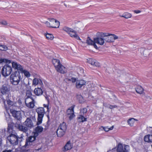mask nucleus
<instances>
[{
    "label": "nucleus",
    "mask_w": 152,
    "mask_h": 152,
    "mask_svg": "<svg viewBox=\"0 0 152 152\" xmlns=\"http://www.w3.org/2000/svg\"><path fill=\"white\" fill-rule=\"evenodd\" d=\"M28 146H25V145L22 147L20 148L19 152H26L29 151V149L28 148Z\"/></svg>",
    "instance_id": "nucleus-29"
},
{
    "label": "nucleus",
    "mask_w": 152,
    "mask_h": 152,
    "mask_svg": "<svg viewBox=\"0 0 152 152\" xmlns=\"http://www.w3.org/2000/svg\"><path fill=\"white\" fill-rule=\"evenodd\" d=\"M4 59H2L1 60H0V63H2L3 62H4Z\"/></svg>",
    "instance_id": "nucleus-57"
},
{
    "label": "nucleus",
    "mask_w": 152,
    "mask_h": 152,
    "mask_svg": "<svg viewBox=\"0 0 152 152\" xmlns=\"http://www.w3.org/2000/svg\"><path fill=\"white\" fill-rule=\"evenodd\" d=\"M63 29L65 31L68 33V34L71 32L72 31V29L66 27H64Z\"/></svg>",
    "instance_id": "nucleus-38"
},
{
    "label": "nucleus",
    "mask_w": 152,
    "mask_h": 152,
    "mask_svg": "<svg viewBox=\"0 0 152 152\" xmlns=\"http://www.w3.org/2000/svg\"><path fill=\"white\" fill-rule=\"evenodd\" d=\"M79 97L80 99V100H79V102L80 103H82L83 101V97L81 95H79Z\"/></svg>",
    "instance_id": "nucleus-44"
},
{
    "label": "nucleus",
    "mask_w": 152,
    "mask_h": 152,
    "mask_svg": "<svg viewBox=\"0 0 152 152\" xmlns=\"http://www.w3.org/2000/svg\"><path fill=\"white\" fill-rule=\"evenodd\" d=\"M6 62H7V63H11V61L10 60H6Z\"/></svg>",
    "instance_id": "nucleus-55"
},
{
    "label": "nucleus",
    "mask_w": 152,
    "mask_h": 152,
    "mask_svg": "<svg viewBox=\"0 0 152 152\" xmlns=\"http://www.w3.org/2000/svg\"><path fill=\"white\" fill-rule=\"evenodd\" d=\"M67 79V80H68V81H71V79H68H68Z\"/></svg>",
    "instance_id": "nucleus-61"
},
{
    "label": "nucleus",
    "mask_w": 152,
    "mask_h": 152,
    "mask_svg": "<svg viewBox=\"0 0 152 152\" xmlns=\"http://www.w3.org/2000/svg\"><path fill=\"white\" fill-rule=\"evenodd\" d=\"M28 85H29V80H28Z\"/></svg>",
    "instance_id": "nucleus-64"
},
{
    "label": "nucleus",
    "mask_w": 152,
    "mask_h": 152,
    "mask_svg": "<svg viewBox=\"0 0 152 152\" xmlns=\"http://www.w3.org/2000/svg\"><path fill=\"white\" fill-rule=\"evenodd\" d=\"M6 100L7 103L10 107L15 105V102L11 101L10 99H8L7 97V98Z\"/></svg>",
    "instance_id": "nucleus-30"
},
{
    "label": "nucleus",
    "mask_w": 152,
    "mask_h": 152,
    "mask_svg": "<svg viewBox=\"0 0 152 152\" xmlns=\"http://www.w3.org/2000/svg\"><path fill=\"white\" fill-rule=\"evenodd\" d=\"M24 123L28 127L31 128L33 126V124L30 118H27Z\"/></svg>",
    "instance_id": "nucleus-16"
},
{
    "label": "nucleus",
    "mask_w": 152,
    "mask_h": 152,
    "mask_svg": "<svg viewBox=\"0 0 152 152\" xmlns=\"http://www.w3.org/2000/svg\"><path fill=\"white\" fill-rule=\"evenodd\" d=\"M100 33H99L98 37L94 38V40L96 43L99 44L101 45H103L104 43V37H100Z\"/></svg>",
    "instance_id": "nucleus-10"
},
{
    "label": "nucleus",
    "mask_w": 152,
    "mask_h": 152,
    "mask_svg": "<svg viewBox=\"0 0 152 152\" xmlns=\"http://www.w3.org/2000/svg\"><path fill=\"white\" fill-rule=\"evenodd\" d=\"M43 130V128L42 126H37L35 129V132H34V135L36 136H37L39 133L41 132Z\"/></svg>",
    "instance_id": "nucleus-17"
},
{
    "label": "nucleus",
    "mask_w": 152,
    "mask_h": 152,
    "mask_svg": "<svg viewBox=\"0 0 152 152\" xmlns=\"http://www.w3.org/2000/svg\"><path fill=\"white\" fill-rule=\"evenodd\" d=\"M85 115L80 114L77 117V119L80 122H83L87 121V118H85Z\"/></svg>",
    "instance_id": "nucleus-23"
},
{
    "label": "nucleus",
    "mask_w": 152,
    "mask_h": 152,
    "mask_svg": "<svg viewBox=\"0 0 152 152\" xmlns=\"http://www.w3.org/2000/svg\"><path fill=\"white\" fill-rule=\"evenodd\" d=\"M34 93L37 96H40L43 93V91L41 88H35L34 90Z\"/></svg>",
    "instance_id": "nucleus-22"
},
{
    "label": "nucleus",
    "mask_w": 152,
    "mask_h": 152,
    "mask_svg": "<svg viewBox=\"0 0 152 152\" xmlns=\"http://www.w3.org/2000/svg\"><path fill=\"white\" fill-rule=\"evenodd\" d=\"M134 121L135 119L134 118H131L128 120L127 122L130 126H132L134 122Z\"/></svg>",
    "instance_id": "nucleus-33"
},
{
    "label": "nucleus",
    "mask_w": 152,
    "mask_h": 152,
    "mask_svg": "<svg viewBox=\"0 0 152 152\" xmlns=\"http://www.w3.org/2000/svg\"><path fill=\"white\" fill-rule=\"evenodd\" d=\"M36 111L38 115L37 124L39 125L42 123L43 118L45 113V111L44 107H39L36 109Z\"/></svg>",
    "instance_id": "nucleus-6"
},
{
    "label": "nucleus",
    "mask_w": 152,
    "mask_h": 152,
    "mask_svg": "<svg viewBox=\"0 0 152 152\" xmlns=\"http://www.w3.org/2000/svg\"><path fill=\"white\" fill-rule=\"evenodd\" d=\"M150 133L152 134V130H151Z\"/></svg>",
    "instance_id": "nucleus-63"
},
{
    "label": "nucleus",
    "mask_w": 152,
    "mask_h": 152,
    "mask_svg": "<svg viewBox=\"0 0 152 152\" xmlns=\"http://www.w3.org/2000/svg\"><path fill=\"white\" fill-rule=\"evenodd\" d=\"M1 23L2 25H6L7 24V23L5 21H3Z\"/></svg>",
    "instance_id": "nucleus-47"
},
{
    "label": "nucleus",
    "mask_w": 152,
    "mask_h": 152,
    "mask_svg": "<svg viewBox=\"0 0 152 152\" xmlns=\"http://www.w3.org/2000/svg\"><path fill=\"white\" fill-rule=\"evenodd\" d=\"M28 101V102H31V101H32V100L31 99H30Z\"/></svg>",
    "instance_id": "nucleus-58"
},
{
    "label": "nucleus",
    "mask_w": 152,
    "mask_h": 152,
    "mask_svg": "<svg viewBox=\"0 0 152 152\" xmlns=\"http://www.w3.org/2000/svg\"><path fill=\"white\" fill-rule=\"evenodd\" d=\"M37 136H36L34 135L33 136H30L29 137H27L26 139V141L25 143V146H29L32 145L34 142L36 140V138Z\"/></svg>",
    "instance_id": "nucleus-11"
},
{
    "label": "nucleus",
    "mask_w": 152,
    "mask_h": 152,
    "mask_svg": "<svg viewBox=\"0 0 152 152\" xmlns=\"http://www.w3.org/2000/svg\"><path fill=\"white\" fill-rule=\"evenodd\" d=\"M56 69L57 72L61 74L65 73L66 72V68L61 64L57 66Z\"/></svg>",
    "instance_id": "nucleus-12"
},
{
    "label": "nucleus",
    "mask_w": 152,
    "mask_h": 152,
    "mask_svg": "<svg viewBox=\"0 0 152 152\" xmlns=\"http://www.w3.org/2000/svg\"><path fill=\"white\" fill-rule=\"evenodd\" d=\"M73 113L72 114H71L69 115H67L69 119L70 120H72V118L75 117V115L74 114V113H73V112H72Z\"/></svg>",
    "instance_id": "nucleus-41"
},
{
    "label": "nucleus",
    "mask_w": 152,
    "mask_h": 152,
    "mask_svg": "<svg viewBox=\"0 0 152 152\" xmlns=\"http://www.w3.org/2000/svg\"><path fill=\"white\" fill-rule=\"evenodd\" d=\"M75 107V105H72L71 107L69 108L67 111V115H69L71 114H72L73 113H74V108Z\"/></svg>",
    "instance_id": "nucleus-25"
},
{
    "label": "nucleus",
    "mask_w": 152,
    "mask_h": 152,
    "mask_svg": "<svg viewBox=\"0 0 152 152\" xmlns=\"http://www.w3.org/2000/svg\"><path fill=\"white\" fill-rule=\"evenodd\" d=\"M0 50H7V47L5 45H0Z\"/></svg>",
    "instance_id": "nucleus-40"
},
{
    "label": "nucleus",
    "mask_w": 152,
    "mask_h": 152,
    "mask_svg": "<svg viewBox=\"0 0 152 152\" xmlns=\"http://www.w3.org/2000/svg\"><path fill=\"white\" fill-rule=\"evenodd\" d=\"M21 79V76L18 72H15L10 76V83L13 85H18Z\"/></svg>",
    "instance_id": "nucleus-4"
},
{
    "label": "nucleus",
    "mask_w": 152,
    "mask_h": 152,
    "mask_svg": "<svg viewBox=\"0 0 152 152\" xmlns=\"http://www.w3.org/2000/svg\"><path fill=\"white\" fill-rule=\"evenodd\" d=\"M103 129L105 132H107L109 130V128L107 126L103 128Z\"/></svg>",
    "instance_id": "nucleus-43"
},
{
    "label": "nucleus",
    "mask_w": 152,
    "mask_h": 152,
    "mask_svg": "<svg viewBox=\"0 0 152 152\" xmlns=\"http://www.w3.org/2000/svg\"><path fill=\"white\" fill-rule=\"evenodd\" d=\"M57 25L56 23H54V26H56Z\"/></svg>",
    "instance_id": "nucleus-62"
},
{
    "label": "nucleus",
    "mask_w": 152,
    "mask_h": 152,
    "mask_svg": "<svg viewBox=\"0 0 152 152\" xmlns=\"http://www.w3.org/2000/svg\"><path fill=\"white\" fill-rule=\"evenodd\" d=\"M86 43L89 45H93L94 47L96 49H97L98 48L95 43L94 40H92L90 38V37H88L86 40Z\"/></svg>",
    "instance_id": "nucleus-15"
},
{
    "label": "nucleus",
    "mask_w": 152,
    "mask_h": 152,
    "mask_svg": "<svg viewBox=\"0 0 152 152\" xmlns=\"http://www.w3.org/2000/svg\"><path fill=\"white\" fill-rule=\"evenodd\" d=\"M32 91L31 88L26 91V98L25 102L26 106L29 108H32L34 106V99L32 96Z\"/></svg>",
    "instance_id": "nucleus-3"
},
{
    "label": "nucleus",
    "mask_w": 152,
    "mask_h": 152,
    "mask_svg": "<svg viewBox=\"0 0 152 152\" xmlns=\"http://www.w3.org/2000/svg\"><path fill=\"white\" fill-rule=\"evenodd\" d=\"M45 23L48 27L52 28H56V26L50 24V23L48 21L46 22Z\"/></svg>",
    "instance_id": "nucleus-39"
},
{
    "label": "nucleus",
    "mask_w": 152,
    "mask_h": 152,
    "mask_svg": "<svg viewBox=\"0 0 152 152\" xmlns=\"http://www.w3.org/2000/svg\"><path fill=\"white\" fill-rule=\"evenodd\" d=\"M136 91L137 93L141 94L143 91V89L141 86H139L136 88Z\"/></svg>",
    "instance_id": "nucleus-32"
},
{
    "label": "nucleus",
    "mask_w": 152,
    "mask_h": 152,
    "mask_svg": "<svg viewBox=\"0 0 152 152\" xmlns=\"http://www.w3.org/2000/svg\"><path fill=\"white\" fill-rule=\"evenodd\" d=\"M117 107V106L116 105H110V106L109 108H110L111 109H112L114 108H116Z\"/></svg>",
    "instance_id": "nucleus-45"
},
{
    "label": "nucleus",
    "mask_w": 152,
    "mask_h": 152,
    "mask_svg": "<svg viewBox=\"0 0 152 152\" xmlns=\"http://www.w3.org/2000/svg\"><path fill=\"white\" fill-rule=\"evenodd\" d=\"M87 109L86 108H83L82 109L80 110V114L83 115H85V114L87 113Z\"/></svg>",
    "instance_id": "nucleus-36"
},
{
    "label": "nucleus",
    "mask_w": 152,
    "mask_h": 152,
    "mask_svg": "<svg viewBox=\"0 0 152 152\" xmlns=\"http://www.w3.org/2000/svg\"><path fill=\"white\" fill-rule=\"evenodd\" d=\"M144 140L145 142H152V134H148L145 136Z\"/></svg>",
    "instance_id": "nucleus-21"
},
{
    "label": "nucleus",
    "mask_w": 152,
    "mask_h": 152,
    "mask_svg": "<svg viewBox=\"0 0 152 152\" xmlns=\"http://www.w3.org/2000/svg\"><path fill=\"white\" fill-rule=\"evenodd\" d=\"M113 126H111L109 128V130H111L113 129Z\"/></svg>",
    "instance_id": "nucleus-56"
},
{
    "label": "nucleus",
    "mask_w": 152,
    "mask_h": 152,
    "mask_svg": "<svg viewBox=\"0 0 152 152\" xmlns=\"http://www.w3.org/2000/svg\"><path fill=\"white\" fill-rule=\"evenodd\" d=\"M47 117L48 118V120H50V117H49V115H47Z\"/></svg>",
    "instance_id": "nucleus-59"
},
{
    "label": "nucleus",
    "mask_w": 152,
    "mask_h": 152,
    "mask_svg": "<svg viewBox=\"0 0 152 152\" xmlns=\"http://www.w3.org/2000/svg\"><path fill=\"white\" fill-rule=\"evenodd\" d=\"M7 132L9 133V135L7 137V140L10 144L15 145L18 144L19 142H20L22 140V137H19L15 131L13 130L12 126L9 124L7 128Z\"/></svg>",
    "instance_id": "nucleus-1"
},
{
    "label": "nucleus",
    "mask_w": 152,
    "mask_h": 152,
    "mask_svg": "<svg viewBox=\"0 0 152 152\" xmlns=\"http://www.w3.org/2000/svg\"><path fill=\"white\" fill-rule=\"evenodd\" d=\"M129 147V146L128 145H125L124 147V149L125 150H124L122 152H127V151L126 149L127 148H128Z\"/></svg>",
    "instance_id": "nucleus-49"
},
{
    "label": "nucleus",
    "mask_w": 152,
    "mask_h": 152,
    "mask_svg": "<svg viewBox=\"0 0 152 152\" xmlns=\"http://www.w3.org/2000/svg\"><path fill=\"white\" fill-rule=\"evenodd\" d=\"M12 150H4L2 152H12Z\"/></svg>",
    "instance_id": "nucleus-48"
},
{
    "label": "nucleus",
    "mask_w": 152,
    "mask_h": 152,
    "mask_svg": "<svg viewBox=\"0 0 152 152\" xmlns=\"http://www.w3.org/2000/svg\"><path fill=\"white\" fill-rule=\"evenodd\" d=\"M2 104H4V107L5 108V109L6 110H7L8 109V108L7 107V105L6 104L5 100L3 98H1V99L0 100Z\"/></svg>",
    "instance_id": "nucleus-35"
},
{
    "label": "nucleus",
    "mask_w": 152,
    "mask_h": 152,
    "mask_svg": "<svg viewBox=\"0 0 152 152\" xmlns=\"http://www.w3.org/2000/svg\"><path fill=\"white\" fill-rule=\"evenodd\" d=\"M2 133L4 134H5V132L6 131V129H2Z\"/></svg>",
    "instance_id": "nucleus-51"
},
{
    "label": "nucleus",
    "mask_w": 152,
    "mask_h": 152,
    "mask_svg": "<svg viewBox=\"0 0 152 152\" xmlns=\"http://www.w3.org/2000/svg\"><path fill=\"white\" fill-rule=\"evenodd\" d=\"M66 129V124L63 122L60 124L56 130V134L58 137H61L64 134Z\"/></svg>",
    "instance_id": "nucleus-7"
},
{
    "label": "nucleus",
    "mask_w": 152,
    "mask_h": 152,
    "mask_svg": "<svg viewBox=\"0 0 152 152\" xmlns=\"http://www.w3.org/2000/svg\"><path fill=\"white\" fill-rule=\"evenodd\" d=\"M123 72H124L123 71H122V70H119L118 71V72L119 73H122Z\"/></svg>",
    "instance_id": "nucleus-54"
},
{
    "label": "nucleus",
    "mask_w": 152,
    "mask_h": 152,
    "mask_svg": "<svg viewBox=\"0 0 152 152\" xmlns=\"http://www.w3.org/2000/svg\"><path fill=\"white\" fill-rule=\"evenodd\" d=\"M12 66L14 69L17 70L15 72H18L20 73L21 72L23 71V68L22 66L16 62H12Z\"/></svg>",
    "instance_id": "nucleus-9"
},
{
    "label": "nucleus",
    "mask_w": 152,
    "mask_h": 152,
    "mask_svg": "<svg viewBox=\"0 0 152 152\" xmlns=\"http://www.w3.org/2000/svg\"><path fill=\"white\" fill-rule=\"evenodd\" d=\"M100 37H104L105 41L108 42H113L118 38V37L114 34L105 33H101Z\"/></svg>",
    "instance_id": "nucleus-5"
},
{
    "label": "nucleus",
    "mask_w": 152,
    "mask_h": 152,
    "mask_svg": "<svg viewBox=\"0 0 152 152\" xmlns=\"http://www.w3.org/2000/svg\"><path fill=\"white\" fill-rule=\"evenodd\" d=\"M9 91V89L6 86H3L1 89V93L3 94H7Z\"/></svg>",
    "instance_id": "nucleus-19"
},
{
    "label": "nucleus",
    "mask_w": 152,
    "mask_h": 152,
    "mask_svg": "<svg viewBox=\"0 0 152 152\" xmlns=\"http://www.w3.org/2000/svg\"><path fill=\"white\" fill-rule=\"evenodd\" d=\"M11 113L12 116L17 120L15 124V127L19 130L26 133L28 131L27 128L20 124V121L22 118L20 111L13 110L11 112Z\"/></svg>",
    "instance_id": "nucleus-2"
},
{
    "label": "nucleus",
    "mask_w": 152,
    "mask_h": 152,
    "mask_svg": "<svg viewBox=\"0 0 152 152\" xmlns=\"http://www.w3.org/2000/svg\"><path fill=\"white\" fill-rule=\"evenodd\" d=\"M124 150L122 144L119 143L118 145V147L117 149V151L118 152H122Z\"/></svg>",
    "instance_id": "nucleus-31"
},
{
    "label": "nucleus",
    "mask_w": 152,
    "mask_h": 152,
    "mask_svg": "<svg viewBox=\"0 0 152 152\" xmlns=\"http://www.w3.org/2000/svg\"><path fill=\"white\" fill-rule=\"evenodd\" d=\"M45 36L47 39L52 40L53 38V36L52 34L47 33L46 34Z\"/></svg>",
    "instance_id": "nucleus-37"
},
{
    "label": "nucleus",
    "mask_w": 152,
    "mask_h": 152,
    "mask_svg": "<svg viewBox=\"0 0 152 152\" xmlns=\"http://www.w3.org/2000/svg\"><path fill=\"white\" fill-rule=\"evenodd\" d=\"M43 106L45 107H47V109L48 110V105H46L45 104H43Z\"/></svg>",
    "instance_id": "nucleus-53"
},
{
    "label": "nucleus",
    "mask_w": 152,
    "mask_h": 152,
    "mask_svg": "<svg viewBox=\"0 0 152 152\" xmlns=\"http://www.w3.org/2000/svg\"><path fill=\"white\" fill-rule=\"evenodd\" d=\"M49 20L50 21V24L54 25V23H56L57 25L56 26V28L58 27L59 26L60 23L58 21H57L56 20H55L53 18H49Z\"/></svg>",
    "instance_id": "nucleus-20"
},
{
    "label": "nucleus",
    "mask_w": 152,
    "mask_h": 152,
    "mask_svg": "<svg viewBox=\"0 0 152 152\" xmlns=\"http://www.w3.org/2000/svg\"><path fill=\"white\" fill-rule=\"evenodd\" d=\"M21 73H23L25 76L26 77H30V74L29 72L27 70H23V69L22 72H21Z\"/></svg>",
    "instance_id": "nucleus-34"
},
{
    "label": "nucleus",
    "mask_w": 152,
    "mask_h": 152,
    "mask_svg": "<svg viewBox=\"0 0 152 152\" xmlns=\"http://www.w3.org/2000/svg\"><path fill=\"white\" fill-rule=\"evenodd\" d=\"M88 62L91 65L96 67H99L100 64L97 61L94 59L89 58L88 60Z\"/></svg>",
    "instance_id": "nucleus-14"
},
{
    "label": "nucleus",
    "mask_w": 152,
    "mask_h": 152,
    "mask_svg": "<svg viewBox=\"0 0 152 152\" xmlns=\"http://www.w3.org/2000/svg\"><path fill=\"white\" fill-rule=\"evenodd\" d=\"M72 148V147L71 146L70 142V141H69L67 142L64 147V151H66L70 150Z\"/></svg>",
    "instance_id": "nucleus-27"
},
{
    "label": "nucleus",
    "mask_w": 152,
    "mask_h": 152,
    "mask_svg": "<svg viewBox=\"0 0 152 152\" xmlns=\"http://www.w3.org/2000/svg\"><path fill=\"white\" fill-rule=\"evenodd\" d=\"M86 82L83 80H78L76 81V87L77 88H80L85 85Z\"/></svg>",
    "instance_id": "nucleus-13"
},
{
    "label": "nucleus",
    "mask_w": 152,
    "mask_h": 152,
    "mask_svg": "<svg viewBox=\"0 0 152 152\" xmlns=\"http://www.w3.org/2000/svg\"><path fill=\"white\" fill-rule=\"evenodd\" d=\"M19 105H20L22 104V102L20 99H18L17 101Z\"/></svg>",
    "instance_id": "nucleus-46"
},
{
    "label": "nucleus",
    "mask_w": 152,
    "mask_h": 152,
    "mask_svg": "<svg viewBox=\"0 0 152 152\" xmlns=\"http://www.w3.org/2000/svg\"><path fill=\"white\" fill-rule=\"evenodd\" d=\"M40 149H41V148H39L38 149H36V150L37 151H38Z\"/></svg>",
    "instance_id": "nucleus-60"
},
{
    "label": "nucleus",
    "mask_w": 152,
    "mask_h": 152,
    "mask_svg": "<svg viewBox=\"0 0 152 152\" xmlns=\"http://www.w3.org/2000/svg\"><path fill=\"white\" fill-rule=\"evenodd\" d=\"M37 84L42 85L43 84V83L41 80L40 79H39L37 78H35L33 79V85H36Z\"/></svg>",
    "instance_id": "nucleus-24"
},
{
    "label": "nucleus",
    "mask_w": 152,
    "mask_h": 152,
    "mask_svg": "<svg viewBox=\"0 0 152 152\" xmlns=\"http://www.w3.org/2000/svg\"><path fill=\"white\" fill-rule=\"evenodd\" d=\"M71 81H72V83H74L75 82H76V81H77L76 78L74 77H72L71 78Z\"/></svg>",
    "instance_id": "nucleus-42"
},
{
    "label": "nucleus",
    "mask_w": 152,
    "mask_h": 152,
    "mask_svg": "<svg viewBox=\"0 0 152 152\" xmlns=\"http://www.w3.org/2000/svg\"><path fill=\"white\" fill-rule=\"evenodd\" d=\"M69 34L72 37H74L78 40L80 39V37L77 35L76 32L73 29H72V31L71 32L69 33Z\"/></svg>",
    "instance_id": "nucleus-18"
},
{
    "label": "nucleus",
    "mask_w": 152,
    "mask_h": 152,
    "mask_svg": "<svg viewBox=\"0 0 152 152\" xmlns=\"http://www.w3.org/2000/svg\"><path fill=\"white\" fill-rule=\"evenodd\" d=\"M47 124H48V126H49L50 124V120H48V121H47Z\"/></svg>",
    "instance_id": "nucleus-52"
},
{
    "label": "nucleus",
    "mask_w": 152,
    "mask_h": 152,
    "mask_svg": "<svg viewBox=\"0 0 152 152\" xmlns=\"http://www.w3.org/2000/svg\"><path fill=\"white\" fill-rule=\"evenodd\" d=\"M52 62L56 68L61 64L60 61L56 59H53Z\"/></svg>",
    "instance_id": "nucleus-26"
},
{
    "label": "nucleus",
    "mask_w": 152,
    "mask_h": 152,
    "mask_svg": "<svg viewBox=\"0 0 152 152\" xmlns=\"http://www.w3.org/2000/svg\"><path fill=\"white\" fill-rule=\"evenodd\" d=\"M12 68L8 64L5 65L1 69V73L4 77H7L10 74L12 71Z\"/></svg>",
    "instance_id": "nucleus-8"
},
{
    "label": "nucleus",
    "mask_w": 152,
    "mask_h": 152,
    "mask_svg": "<svg viewBox=\"0 0 152 152\" xmlns=\"http://www.w3.org/2000/svg\"><path fill=\"white\" fill-rule=\"evenodd\" d=\"M120 16L124 17L126 19H128L131 18L132 16V15L131 14L126 12H124L122 15H120Z\"/></svg>",
    "instance_id": "nucleus-28"
},
{
    "label": "nucleus",
    "mask_w": 152,
    "mask_h": 152,
    "mask_svg": "<svg viewBox=\"0 0 152 152\" xmlns=\"http://www.w3.org/2000/svg\"><path fill=\"white\" fill-rule=\"evenodd\" d=\"M134 12L136 13H139L141 12V11L139 10H135L134 11Z\"/></svg>",
    "instance_id": "nucleus-50"
}]
</instances>
